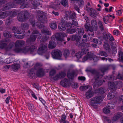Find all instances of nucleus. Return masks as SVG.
<instances>
[{"mask_svg": "<svg viewBox=\"0 0 123 123\" xmlns=\"http://www.w3.org/2000/svg\"><path fill=\"white\" fill-rule=\"evenodd\" d=\"M91 24L92 26L95 27L97 25L96 21L94 20H92L91 22Z\"/></svg>", "mask_w": 123, "mask_h": 123, "instance_id": "338daca9", "label": "nucleus"}, {"mask_svg": "<svg viewBox=\"0 0 123 123\" xmlns=\"http://www.w3.org/2000/svg\"><path fill=\"white\" fill-rule=\"evenodd\" d=\"M14 6V5L12 2H10L6 4L3 6L2 10V11H5L6 10L12 8Z\"/></svg>", "mask_w": 123, "mask_h": 123, "instance_id": "1a4fd4ad", "label": "nucleus"}, {"mask_svg": "<svg viewBox=\"0 0 123 123\" xmlns=\"http://www.w3.org/2000/svg\"><path fill=\"white\" fill-rule=\"evenodd\" d=\"M3 35L4 37L8 38H10L12 36L10 32L8 31L4 32L3 33Z\"/></svg>", "mask_w": 123, "mask_h": 123, "instance_id": "37998d69", "label": "nucleus"}, {"mask_svg": "<svg viewBox=\"0 0 123 123\" xmlns=\"http://www.w3.org/2000/svg\"><path fill=\"white\" fill-rule=\"evenodd\" d=\"M14 43L12 42L10 43L7 46V44L5 42L2 41L0 43V49H5L6 51H8L12 48L14 46Z\"/></svg>", "mask_w": 123, "mask_h": 123, "instance_id": "7ed1b4c3", "label": "nucleus"}, {"mask_svg": "<svg viewBox=\"0 0 123 123\" xmlns=\"http://www.w3.org/2000/svg\"><path fill=\"white\" fill-rule=\"evenodd\" d=\"M88 88V87L87 86H81L80 87V89L82 91H84Z\"/></svg>", "mask_w": 123, "mask_h": 123, "instance_id": "bf43d9fd", "label": "nucleus"}, {"mask_svg": "<svg viewBox=\"0 0 123 123\" xmlns=\"http://www.w3.org/2000/svg\"><path fill=\"white\" fill-rule=\"evenodd\" d=\"M25 43V42L22 40H20L16 41L15 45L17 48L14 49L15 51L18 53L26 54L28 52H30L31 54H32L37 51V46L36 45L23 48H19L23 47Z\"/></svg>", "mask_w": 123, "mask_h": 123, "instance_id": "f257e3e1", "label": "nucleus"}, {"mask_svg": "<svg viewBox=\"0 0 123 123\" xmlns=\"http://www.w3.org/2000/svg\"><path fill=\"white\" fill-rule=\"evenodd\" d=\"M68 80L66 78H64L60 82L62 86L64 87L68 85Z\"/></svg>", "mask_w": 123, "mask_h": 123, "instance_id": "393cba45", "label": "nucleus"}, {"mask_svg": "<svg viewBox=\"0 0 123 123\" xmlns=\"http://www.w3.org/2000/svg\"><path fill=\"white\" fill-rule=\"evenodd\" d=\"M99 78H96L94 79L95 81L93 83V86L96 87H98L102 84V81L100 80H98Z\"/></svg>", "mask_w": 123, "mask_h": 123, "instance_id": "2eb2a0df", "label": "nucleus"}, {"mask_svg": "<svg viewBox=\"0 0 123 123\" xmlns=\"http://www.w3.org/2000/svg\"><path fill=\"white\" fill-rule=\"evenodd\" d=\"M78 31L79 34H80L82 35L84 33V29L82 28H78Z\"/></svg>", "mask_w": 123, "mask_h": 123, "instance_id": "5fc2aeb1", "label": "nucleus"}, {"mask_svg": "<svg viewBox=\"0 0 123 123\" xmlns=\"http://www.w3.org/2000/svg\"><path fill=\"white\" fill-rule=\"evenodd\" d=\"M94 55L93 53L91 52L88 53L86 56L83 58V62H84L88 59L92 60Z\"/></svg>", "mask_w": 123, "mask_h": 123, "instance_id": "9b49d317", "label": "nucleus"}, {"mask_svg": "<svg viewBox=\"0 0 123 123\" xmlns=\"http://www.w3.org/2000/svg\"><path fill=\"white\" fill-rule=\"evenodd\" d=\"M109 69V67L107 66L104 67L102 68L101 69V70L102 73V74H101L97 71L95 69H87L86 71L87 72H90L93 74L94 75V79L96 78H99L100 77H102L104 74V73L108 70Z\"/></svg>", "mask_w": 123, "mask_h": 123, "instance_id": "f03ea898", "label": "nucleus"}, {"mask_svg": "<svg viewBox=\"0 0 123 123\" xmlns=\"http://www.w3.org/2000/svg\"><path fill=\"white\" fill-rule=\"evenodd\" d=\"M65 26L66 27H70L71 28L72 27H74V26H73L72 24L69 22H68L66 23L65 24Z\"/></svg>", "mask_w": 123, "mask_h": 123, "instance_id": "680f3d73", "label": "nucleus"}, {"mask_svg": "<svg viewBox=\"0 0 123 123\" xmlns=\"http://www.w3.org/2000/svg\"><path fill=\"white\" fill-rule=\"evenodd\" d=\"M50 27L52 29H55L57 27V25L56 22L51 23L49 24Z\"/></svg>", "mask_w": 123, "mask_h": 123, "instance_id": "58836bf2", "label": "nucleus"}, {"mask_svg": "<svg viewBox=\"0 0 123 123\" xmlns=\"http://www.w3.org/2000/svg\"><path fill=\"white\" fill-rule=\"evenodd\" d=\"M91 9V11L89 12L90 15L95 18H96L97 15V13L96 11L93 8Z\"/></svg>", "mask_w": 123, "mask_h": 123, "instance_id": "6ab92c4d", "label": "nucleus"}, {"mask_svg": "<svg viewBox=\"0 0 123 123\" xmlns=\"http://www.w3.org/2000/svg\"><path fill=\"white\" fill-rule=\"evenodd\" d=\"M77 30L76 29H68L66 30L67 32L70 34L74 33Z\"/></svg>", "mask_w": 123, "mask_h": 123, "instance_id": "c9c22d12", "label": "nucleus"}, {"mask_svg": "<svg viewBox=\"0 0 123 123\" xmlns=\"http://www.w3.org/2000/svg\"><path fill=\"white\" fill-rule=\"evenodd\" d=\"M69 54V50L67 49H65L64 51L63 55L66 58L68 56Z\"/></svg>", "mask_w": 123, "mask_h": 123, "instance_id": "de8ad7c7", "label": "nucleus"}, {"mask_svg": "<svg viewBox=\"0 0 123 123\" xmlns=\"http://www.w3.org/2000/svg\"><path fill=\"white\" fill-rule=\"evenodd\" d=\"M47 44L45 43H41L39 45L37 51L39 55H42L47 50Z\"/></svg>", "mask_w": 123, "mask_h": 123, "instance_id": "39448f33", "label": "nucleus"}, {"mask_svg": "<svg viewBox=\"0 0 123 123\" xmlns=\"http://www.w3.org/2000/svg\"><path fill=\"white\" fill-rule=\"evenodd\" d=\"M41 32L42 33H45L48 35H51V32L48 29H43L41 30Z\"/></svg>", "mask_w": 123, "mask_h": 123, "instance_id": "a18cd8bd", "label": "nucleus"}, {"mask_svg": "<svg viewBox=\"0 0 123 123\" xmlns=\"http://www.w3.org/2000/svg\"><path fill=\"white\" fill-rule=\"evenodd\" d=\"M94 94L92 90H89L86 92L85 96L86 98L89 99L93 97Z\"/></svg>", "mask_w": 123, "mask_h": 123, "instance_id": "dca6fc26", "label": "nucleus"}, {"mask_svg": "<svg viewBox=\"0 0 123 123\" xmlns=\"http://www.w3.org/2000/svg\"><path fill=\"white\" fill-rule=\"evenodd\" d=\"M85 27L87 30V31H89L91 32L93 31V30L92 29V27L91 26H89L87 25H85Z\"/></svg>", "mask_w": 123, "mask_h": 123, "instance_id": "603ef678", "label": "nucleus"}, {"mask_svg": "<svg viewBox=\"0 0 123 123\" xmlns=\"http://www.w3.org/2000/svg\"><path fill=\"white\" fill-rule=\"evenodd\" d=\"M21 12L25 20L28 19L30 16L29 13L27 10L22 11Z\"/></svg>", "mask_w": 123, "mask_h": 123, "instance_id": "a211bd4d", "label": "nucleus"}, {"mask_svg": "<svg viewBox=\"0 0 123 123\" xmlns=\"http://www.w3.org/2000/svg\"><path fill=\"white\" fill-rule=\"evenodd\" d=\"M112 53L113 54H116L117 51V49L115 46H113L112 47Z\"/></svg>", "mask_w": 123, "mask_h": 123, "instance_id": "e2e57ef3", "label": "nucleus"}, {"mask_svg": "<svg viewBox=\"0 0 123 123\" xmlns=\"http://www.w3.org/2000/svg\"><path fill=\"white\" fill-rule=\"evenodd\" d=\"M56 71L54 69H52L49 72V75L50 76H52L54 75L56 73Z\"/></svg>", "mask_w": 123, "mask_h": 123, "instance_id": "4d7b16f0", "label": "nucleus"}, {"mask_svg": "<svg viewBox=\"0 0 123 123\" xmlns=\"http://www.w3.org/2000/svg\"><path fill=\"white\" fill-rule=\"evenodd\" d=\"M15 37L18 39H23L25 35L24 34L20 35V34L15 35Z\"/></svg>", "mask_w": 123, "mask_h": 123, "instance_id": "052dcab7", "label": "nucleus"}, {"mask_svg": "<svg viewBox=\"0 0 123 123\" xmlns=\"http://www.w3.org/2000/svg\"><path fill=\"white\" fill-rule=\"evenodd\" d=\"M39 4V2L37 1V0H35L32 3H31V5L32 6L33 8H36Z\"/></svg>", "mask_w": 123, "mask_h": 123, "instance_id": "72a5a7b5", "label": "nucleus"}, {"mask_svg": "<svg viewBox=\"0 0 123 123\" xmlns=\"http://www.w3.org/2000/svg\"><path fill=\"white\" fill-rule=\"evenodd\" d=\"M8 15V11L2 12L0 11V18H4Z\"/></svg>", "mask_w": 123, "mask_h": 123, "instance_id": "b1692460", "label": "nucleus"}, {"mask_svg": "<svg viewBox=\"0 0 123 123\" xmlns=\"http://www.w3.org/2000/svg\"><path fill=\"white\" fill-rule=\"evenodd\" d=\"M108 85L109 87L113 89H115V86L114 83L113 82H108Z\"/></svg>", "mask_w": 123, "mask_h": 123, "instance_id": "a19ab883", "label": "nucleus"}, {"mask_svg": "<svg viewBox=\"0 0 123 123\" xmlns=\"http://www.w3.org/2000/svg\"><path fill=\"white\" fill-rule=\"evenodd\" d=\"M104 48L108 52H110L111 50L110 46L108 43L104 42Z\"/></svg>", "mask_w": 123, "mask_h": 123, "instance_id": "bb28decb", "label": "nucleus"}, {"mask_svg": "<svg viewBox=\"0 0 123 123\" xmlns=\"http://www.w3.org/2000/svg\"><path fill=\"white\" fill-rule=\"evenodd\" d=\"M17 19L18 21L20 22H23L25 20L21 12L18 14L17 17Z\"/></svg>", "mask_w": 123, "mask_h": 123, "instance_id": "cd10ccee", "label": "nucleus"}, {"mask_svg": "<svg viewBox=\"0 0 123 123\" xmlns=\"http://www.w3.org/2000/svg\"><path fill=\"white\" fill-rule=\"evenodd\" d=\"M75 72L73 70L71 73L68 74L67 76L69 79H71L72 80H73L74 79V75H75Z\"/></svg>", "mask_w": 123, "mask_h": 123, "instance_id": "a878e982", "label": "nucleus"}, {"mask_svg": "<svg viewBox=\"0 0 123 123\" xmlns=\"http://www.w3.org/2000/svg\"><path fill=\"white\" fill-rule=\"evenodd\" d=\"M102 97L101 96H97L90 99V105L94 107H95L96 104L99 103L102 100Z\"/></svg>", "mask_w": 123, "mask_h": 123, "instance_id": "20e7f679", "label": "nucleus"}, {"mask_svg": "<svg viewBox=\"0 0 123 123\" xmlns=\"http://www.w3.org/2000/svg\"><path fill=\"white\" fill-rule=\"evenodd\" d=\"M42 66V65L41 64L37 63L35 65L34 68L35 69H37L40 68Z\"/></svg>", "mask_w": 123, "mask_h": 123, "instance_id": "864d4df0", "label": "nucleus"}, {"mask_svg": "<svg viewBox=\"0 0 123 123\" xmlns=\"http://www.w3.org/2000/svg\"><path fill=\"white\" fill-rule=\"evenodd\" d=\"M114 97L115 95L113 92H110L107 95V98L109 100L113 98Z\"/></svg>", "mask_w": 123, "mask_h": 123, "instance_id": "c85d7f7f", "label": "nucleus"}, {"mask_svg": "<svg viewBox=\"0 0 123 123\" xmlns=\"http://www.w3.org/2000/svg\"><path fill=\"white\" fill-rule=\"evenodd\" d=\"M107 106V108L109 109H112L114 108L115 106L114 104L111 103H108Z\"/></svg>", "mask_w": 123, "mask_h": 123, "instance_id": "6e6d98bb", "label": "nucleus"}, {"mask_svg": "<svg viewBox=\"0 0 123 123\" xmlns=\"http://www.w3.org/2000/svg\"><path fill=\"white\" fill-rule=\"evenodd\" d=\"M81 52H79L76 53L75 55L77 58H80L83 55L85 54L86 53V51L82 49H81Z\"/></svg>", "mask_w": 123, "mask_h": 123, "instance_id": "f3484780", "label": "nucleus"}, {"mask_svg": "<svg viewBox=\"0 0 123 123\" xmlns=\"http://www.w3.org/2000/svg\"><path fill=\"white\" fill-rule=\"evenodd\" d=\"M8 15H10V17L11 18L16 16L17 14V11L15 10H12L8 11Z\"/></svg>", "mask_w": 123, "mask_h": 123, "instance_id": "5701e85b", "label": "nucleus"}, {"mask_svg": "<svg viewBox=\"0 0 123 123\" xmlns=\"http://www.w3.org/2000/svg\"><path fill=\"white\" fill-rule=\"evenodd\" d=\"M38 19L43 23L46 22L47 21V18L45 15V13L42 12V13L39 16Z\"/></svg>", "mask_w": 123, "mask_h": 123, "instance_id": "9d476101", "label": "nucleus"}, {"mask_svg": "<svg viewBox=\"0 0 123 123\" xmlns=\"http://www.w3.org/2000/svg\"><path fill=\"white\" fill-rule=\"evenodd\" d=\"M109 34L110 33H107L105 32H103V39L106 41H107Z\"/></svg>", "mask_w": 123, "mask_h": 123, "instance_id": "2f4dec72", "label": "nucleus"}, {"mask_svg": "<svg viewBox=\"0 0 123 123\" xmlns=\"http://www.w3.org/2000/svg\"><path fill=\"white\" fill-rule=\"evenodd\" d=\"M118 55H119L118 59L120 60L119 61L123 63V52L121 50L119 51Z\"/></svg>", "mask_w": 123, "mask_h": 123, "instance_id": "c756f323", "label": "nucleus"}, {"mask_svg": "<svg viewBox=\"0 0 123 123\" xmlns=\"http://www.w3.org/2000/svg\"><path fill=\"white\" fill-rule=\"evenodd\" d=\"M66 75L65 72L61 71L53 77V79L55 80H57L59 79H62Z\"/></svg>", "mask_w": 123, "mask_h": 123, "instance_id": "0eeeda50", "label": "nucleus"}, {"mask_svg": "<svg viewBox=\"0 0 123 123\" xmlns=\"http://www.w3.org/2000/svg\"><path fill=\"white\" fill-rule=\"evenodd\" d=\"M98 25L99 28L102 31H103L104 30V26L101 21H98Z\"/></svg>", "mask_w": 123, "mask_h": 123, "instance_id": "f704fd0d", "label": "nucleus"}, {"mask_svg": "<svg viewBox=\"0 0 123 123\" xmlns=\"http://www.w3.org/2000/svg\"><path fill=\"white\" fill-rule=\"evenodd\" d=\"M36 26L40 28H43L44 27V26L43 24L40 23H37Z\"/></svg>", "mask_w": 123, "mask_h": 123, "instance_id": "69168bd1", "label": "nucleus"}, {"mask_svg": "<svg viewBox=\"0 0 123 123\" xmlns=\"http://www.w3.org/2000/svg\"><path fill=\"white\" fill-rule=\"evenodd\" d=\"M76 46L78 47L80 46L82 49V48L83 47L84 45V42H83L81 41H79L77 42L76 43Z\"/></svg>", "mask_w": 123, "mask_h": 123, "instance_id": "ea45409f", "label": "nucleus"}, {"mask_svg": "<svg viewBox=\"0 0 123 123\" xmlns=\"http://www.w3.org/2000/svg\"><path fill=\"white\" fill-rule=\"evenodd\" d=\"M37 37V35H31L30 38L26 40V43L29 44H31L34 42Z\"/></svg>", "mask_w": 123, "mask_h": 123, "instance_id": "f8f14e48", "label": "nucleus"}, {"mask_svg": "<svg viewBox=\"0 0 123 123\" xmlns=\"http://www.w3.org/2000/svg\"><path fill=\"white\" fill-rule=\"evenodd\" d=\"M65 12L66 17L69 18L70 20L74 19L76 18V14L75 12L71 11H66Z\"/></svg>", "mask_w": 123, "mask_h": 123, "instance_id": "6e6552de", "label": "nucleus"}, {"mask_svg": "<svg viewBox=\"0 0 123 123\" xmlns=\"http://www.w3.org/2000/svg\"><path fill=\"white\" fill-rule=\"evenodd\" d=\"M28 105L30 111H32L34 110V107L32 104L30 103H28Z\"/></svg>", "mask_w": 123, "mask_h": 123, "instance_id": "8fccbe9b", "label": "nucleus"}, {"mask_svg": "<svg viewBox=\"0 0 123 123\" xmlns=\"http://www.w3.org/2000/svg\"><path fill=\"white\" fill-rule=\"evenodd\" d=\"M122 113L119 112L115 114L113 117V120L114 121H116L122 117Z\"/></svg>", "mask_w": 123, "mask_h": 123, "instance_id": "aec40b11", "label": "nucleus"}, {"mask_svg": "<svg viewBox=\"0 0 123 123\" xmlns=\"http://www.w3.org/2000/svg\"><path fill=\"white\" fill-rule=\"evenodd\" d=\"M72 24L73 26L74 25L75 26H77L78 25V23L76 18L72 20Z\"/></svg>", "mask_w": 123, "mask_h": 123, "instance_id": "0e129e2a", "label": "nucleus"}, {"mask_svg": "<svg viewBox=\"0 0 123 123\" xmlns=\"http://www.w3.org/2000/svg\"><path fill=\"white\" fill-rule=\"evenodd\" d=\"M99 58L96 55H94L93 57L92 58V59L94 61V62H96L99 60Z\"/></svg>", "mask_w": 123, "mask_h": 123, "instance_id": "774afa93", "label": "nucleus"}, {"mask_svg": "<svg viewBox=\"0 0 123 123\" xmlns=\"http://www.w3.org/2000/svg\"><path fill=\"white\" fill-rule=\"evenodd\" d=\"M105 89L103 88H99L97 90V92L99 94L104 93L105 92Z\"/></svg>", "mask_w": 123, "mask_h": 123, "instance_id": "09e8293b", "label": "nucleus"}, {"mask_svg": "<svg viewBox=\"0 0 123 123\" xmlns=\"http://www.w3.org/2000/svg\"><path fill=\"white\" fill-rule=\"evenodd\" d=\"M110 109L107 108V106L106 107L104 108L103 109V111L104 113L105 114L109 113L110 112Z\"/></svg>", "mask_w": 123, "mask_h": 123, "instance_id": "13d9d810", "label": "nucleus"}, {"mask_svg": "<svg viewBox=\"0 0 123 123\" xmlns=\"http://www.w3.org/2000/svg\"><path fill=\"white\" fill-rule=\"evenodd\" d=\"M12 30L13 32L14 33L20 34L19 30V28L18 27H13Z\"/></svg>", "mask_w": 123, "mask_h": 123, "instance_id": "4c0bfd02", "label": "nucleus"}, {"mask_svg": "<svg viewBox=\"0 0 123 123\" xmlns=\"http://www.w3.org/2000/svg\"><path fill=\"white\" fill-rule=\"evenodd\" d=\"M36 74L37 76L39 77H41L44 75L45 73L43 69L41 68H39Z\"/></svg>", "mask_w": 123, "mask_h": 123, "instance_id": "4468645a", "label": "nucleus"}, {"mask_svg": "<svg viewBox=\"0 0 123 123\" xmlns=\"http://www.w3.org/2000/svg\"><path fill=\"white\" fill-rule=\"evenodd\" d=\"M12 22V18L10 17H9L6 20L5 24L6 26H8L11 24Z\"/></svg>", "mask_w": 123, "mask_h": 123, "instance_id": "7c9ffc66", "label": "nucleus"}, {"mask_svg": "<svg viewBox=\"0 0 123 123\" xmlns=\"http://www.w3.org/2000/svg\"><path fill=\"white\" fill-rule=\"evenodd\" d=\"M78 3L79 8L82 7L84 5V2L83 0H78Z\"/></svg>", "mask_w": 123, "mask_h": 123, "instance_id": "49530a36", "label": "nucleus"}, {"mask_svg": "<svg viewBox=\"0 0 123 123\" xmlns=\"http://www.w3.org/2000/svg\"><path fill=\"white\" fill-rule=\"evenodd\" d=\"M66 28L65 25L60 24L58 26V28L61 31H63L65 30L66 29Z\"/></svg>", "mask_w": 123, "mask_h": 123, "instance_id": "e433bc0d", "label": "nucleus"}, {"mask_svg": "<svg viewBox=\"0 0 123 123\" xmlns=\"http://www.w3.org/2000/svg\"><path fill=\"white\" fill-rule=\"evenodd\" d=\"M97 54L100 55L104 56L105 57H107L108 56L106 53L105 51L102 50L99 51L98 53Z\"/></svg>", "mask_w": 123, "mask_h": 123, "instance_id": "79ce46f5", "label": "nucleus"}, {"mask_svg": "<svg viewBox=\"0 0 123 123\" xmlns=\"http://www.w3.org/2000/svg\"><path fill=\"white\" fill-rule=\"evenodd\" d=\"M55 38L57 41H64L63 38L64 37V34L62 33H57L55 35Z\"/></svg>", "mask_w": 123, "mask_h": 123, "instance_id": "ddd939ff", "label": "nucleus"}, {"mask_svg": "<svg viewBox=\"0 0 123 123\" xmlns=\"http://www.w3.org/2000/svg\"><path fill=\"white\" fill-rule=\"evenodd\" d=\"M61 4L63 6H65L68 5V1L66 0H62L61 1Z\"/></svg>", "mask_w": 123, "mask_h": 123, "instance_id": "3c124183", "label": "nucleus"}, {"mask_svg": "<svg viewBox=\"0 0 123 123\" xmlns=\"http://www.w3.org/2000/svg\"><path fill=\"white\" fill-rule=\"evenodd\" d=\"M56 45L55 42L53 41H50L49 42L48 47L49 48L53 49L56 46Z\"/></svg>", "mask_w": 123, "mask_h": 123, "instance_id": "412c9836", "label": "nucleus"}, {"mask_svg": "<svg viewBox=\"0 0 123 123\" xmlns=\"http://www.w3.org/2000/svg\"><path fill=\"white\" fill-rule=\"evenodd\" d=\"M14 2L15 3L19 4L21 5L25 2V0H14Z\"/></svg>", "mask_w": 123, "mask_h": 123, "instance_id": "c03bdc74", "label": "nucleus"}, {"mask_svg": "<svg viewBox=\"0 0 123 123\" xmlns=\"http://www.w3.org/2000/svg\"><path fill=\"white\" fill-rule=\"evenodd\" d=\"M52 57L53 58L59 59L62 55L61 52L58 49L53 50L51 53Z\"/></svg>", "mask_w": 123, "mask_h": 123, "instance_id": "423d86ee", "label": "nucleus"}, {"mask_svg": "<svg viewBox=\"0 0 123 123\" xmlns=\"http://www.w3.org/2000/svg\"><path fill=\"white\" fill-rule=\"evenodd\" d=\"M12 68L13 71L17 70L19 68L20 66L18 64H15L12 65L11 66Z\"/></svg>", "mask_w": 123, "mask_h": 123, "instance_id": "473e14b6", "label": "nucleus"}, {"mask_svg": "<svg viewBox=\"0 0 123 123\" xmlns=\"http://www.w3.org/2000/svg\"><path fill=\"white\" fill-rule=\"evenodd\" d=\"M21 27L23 30L28 29L29 27V25L27 23H23L21 24Z\"/></svg>", "mask_w": 123, "mask_h": 123, "instance_id": "4be33fe9", "label": "nucleus"}]
</instances>
